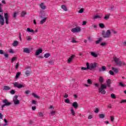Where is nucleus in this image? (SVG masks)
<instances>
[{"mask_svg": "<svg viewBox=\"0 0 126 126\" xmlns=\"http://www.w3.org/2000/svg\"><path fill=\"white\" fill-rule=\"evenodd\" d=\"M113 61L115 62V64L116 65H117V66H123L124 65H126V63L120 61V59L118 58V57H113Z\"/></svg>", "mask_w": 126, "mask_h": 126, "instance_id": "f257e3e1", "label": "nucleus"}, {"mask_svg": "<svg viewBox=\"0 0 126 126\" xmlns=\"http://www.w3.org/2000/svg\"><path fill=\"white\" fill-rule=\"evenodd\" d=\"M107 88V86L104 84H101L100 87L98 89V93H101V94H106V91L104 89Z\"/></svg>", "mask_w": 126, "mask_h": 126, "instance_id": "f03ea898", "label": "nucleus"}, {"mask_svg": "<svg viewBox=\"0 0 126 126\" xmlns=\"http://www.w3.org/2000/svg\"><path fill=\"white\" fill-rule=\"evenodd\" d=\"M102 35L103 38H110L111 35V30H108L106 32L105 31H102Z\"/></svg>", "mask_w": 126, "mask_h": 126, "instance_id": "7ed1b4c3", "label": "nucleus"}, {"mask_svg": "<svg viewBox=\"0 0 126 126\" xmlns=\"http://www.w3.org/2000/svg\"><path fill=\"white\" fill-rule=\"evenodd\" d=\"M13 84L14 85V87H16L17 88H18L19 89H20L21 88H24V87H25V86H24L21 84H19L16 82H15L14 83H13Z\"/></svg>", "mask_w": 126, "mask_h": 126, "instance_id": "20e7f679", "label": "nucleus"}, {"mask_svg": "<svg viewBox=\"0 0 126 126\" xmlns=\"http://www.w3.org/2000/svg\"><path fill=\"white\" fill-rule=\"evenodd\" d=\"M80 31H81V28L79 27H75V28H73L71 30V32L72 33H79Z\"/></svg>", "mask_w": 126, "mask_h": 126, "instance_id": "39448f33", "label": "nucleus"}, {"mask_svg": "<svg viewBox=\"0 0 126 126\" xmlns=\"http://www.w3.org/2000/svg\"><path fill=\"white\" fill-rule=\"evenodd\" d=\"M18 98V95H15L13 98V101L14 105H19L20 104V101L17 99Z\"/></svg>", "mask_w": 126, "mask_h": 126, "instance_id": "423d86ee", "label": "nucleus"}, {"mask_svg": "<svg viewBox=\"0 0 126 126\" xmlns=\"http://www.w3.org/2000/svg\"><path fill=\"white\" fill-rule=\"evenodd\" d=\"M96 67H97V63H91L90 65L89 64V69L92 70V69H94Z\"/></svg>", "mask_w": 126, "mask_h": 126, "instance_id": "0eeeda50", "label": "nucleus"}, {"mask_svg": "<svg viewBox=\"0 0 126 126\" xmlns=\"http://www.w3.org/2000/svg\"><path fill=\"white\" fill-rule=\"evenodd\" d=\"M3 13L0 14V24L3 26L4 25V18H3Z\"/></svg>", "mask_w": 126, "mask_h": 126, "instance_id": "6e6552de", "label": "nucleus"}, {"mask_svg": "<svg viewBox=\"0 0 126 126\" xmlns=\"http://www.w3.org/2000/svg\"><path fill=\"white\" fill-rule=\"evenodd\" d=\"M75 57V55L71 56L70 57H69V59H68L67 60L68 63H70L72 62V60H73V59H74Z\"/></svg>", "mask_w": 126, "mask_h": 126, "instance_id": "1a4fd4ad", "label": "nucleus"}, {"mask_svg": "<svg viewBox=\"0 0 126 126\" xmlns=\"http://www.w3.org/2000/svg\"><path fill=\"white\" fill-rule=\"evenodd\" d=\"M42 52H43V50L40 48L36 51L35 53V56H39V55H40V54H42Z\"/></svg>", "mask_w": 126, "mask_h": 126, "instance_id": "9d476101", "label": "nucleus"}, {"mask_svg": "<svg viewBox=\"0 0 126 126\" xmlns=\"http://www.w3.org/2000/svg\"><path fill=\"white\" fill-rule=\"evenodd\" d=\"M3 103H4V105H5L6 106H9L10 105H11V102H9L7 101V99H4L3 100Z\"/></svg>", "mask_w": 126, "mask_h": 126, "instance_id": "9b49d317", "label": "nucleus"}, {"mask_svg": "<svg viewBox=\"0 0 126 126\" xmlns=\"http://www.w3.org/2000/svg\"><path fill=\"white\" fill-rule=\"evenodd\" d=\"M4 15L5 19L6 20V23L7 24H8V14L6 13H4Z\"/></svg>", "mask_w": 126, "mask_h": 126, "instance_id": "f8f14e48", "label": "nucleus"}, {"mask_svg": "<svg viewBox=\"0 0 126 126\" xmlns=\"http://www.w3.org/2000/svg\"><path fill=\"white\" fill-rule=\"evenodd\" d=\"M47 19H48V17H45L42 19L40 22V24H41V25L44 24V23H45V22L47 21Z\"/></svg>", "mask_w": 126, "mask_h": 126, "instance_id": "ddd939ff", "label": "nucleus"}, {"mask_svg": "<svg viewBox=\"0 0 126 126\" xmlns=\"http://www.w3.org/2000/svg\"><path fill=\"white\" fill-rule=\"evenodd\" d=\"M72 106L75 108V109H77L78 108V103H77V102L75 101L74 102Z\"/></svg>", "mask_w": 126, "mask_h": 126, "instance_id": "4468645a", "label": "nucleus"}, {"mask_svg": "<svg viewBox=\"0 0 126 126\" xmlns=\"http://www.w3.org/2000/svg\"><path fill=\"white\" fill-rule=\"evenodd\" d=\"M86 66H87V67H82L81 68V69L82 70H86L87 69H89V63H86Z\"/></svg>", "mask_w": 126, "mask_h": 126, "instance_id": "2eb2a0df", "label": "nucleus"}, {"mask_svg": "<svg viewBox=\"0 0 126 126\" xmlns=\"http://www.w3.org/2000/svg\"><path fill=\"white\" fill-rule=\"evenodd\" d=\"M24 53H26L27 54H30V49L27 48H24Z\"/></svg>", "mask_w": 126, "mask_h": 126, "instance_id": "dca6fc26", "label": "nucleus"}, {"mask_svg": "<svg viewBox=\"0 0 126 126\" xmlns=\"http://www.w3.org/2000/svg\"><path fill=\"white\" fill-rule=\"evenodd\" d=\"M90 54L92 57H94V58H97L98 57V54L97 53H95L94 52H90Z\"/></svg>", "mask_w": 126, "mask_h": 126, "instance_id": "f3484780", "label": "nucleus"}, {"mask_svg": "<svg viewBox=\"0 0 126 126\" xmlns=\"http://www.w3.org/2000/svg\"><path fill=\"white\" fill-rule=\"evenodd\" d=\"M107 69V68L105 66H102L101 68L99 69V71H105Z\"/></svg>", "mask_w": 126, "mask_h": 126, "instance_id": "a211bd4d", "label": "nucleus"}, {"mask_svg": "<svg viewBox=\"0 0 126 126\" xmlns=\"http://www.w3.org/2000/svg\"><path fill=\"white\" fill-rule=\"evenodd\" d=\"M102 41H103V39L102 38V37H100L99 38H98V40L95 41V44H96V45H98V44H100V43H101Z\"/></svg>", "mask_w": 126, "mask_h": 126, "instance_id": "6ab92c4d", "label": "nucleus"}, {"mask_svg": "<svg viewBox=\"0 0 126 126\" xmlns=\"http://www.w3.org/2000/svg\"><path fill=\"white\" fill-rule=\"evenodd\" d=\"M70 112L72 116H73V117H75V111H74L73 108H71Z\"/></svg>", "mask_w": 126, "mask_h": 126, "instance_id": "aec40b11", "label": "nucleus"}, {"mask_svg": "<svg viewBox=\"0 0 126 126\" xmlns=\"http://www.w3.org/2000/svg\"><path fill=\"white\" fill-rule=\"evenodd\" d=\"M3 90H4L5 91L10 90V87L7 86H4Z\"/></svg>", "mask_w": 126, "mask_h": 126, "instance_id": "412c9836", "label": "nucleus"}, {"mask_svg": "<svg viewBox=\"0 0 126 126\" xmlns=\"http://www.w3.org/2000/svg\"><path fill=\"white\" fill-rule=\"evenodd\" d=\"M13 47H17L18 46V41L17 40H15L12 43Z\"/></svg>", "mask_w": 126, "mask_h": 126, "instance_id": "4be33fe9", "label": "nucleus"}, {"mask_svg": "<svg viewBox=\"0 0 126 126\" xmlns=\"http://www.w3.org/2000/svg\"><path fill=\"white\" fill-rule=\"evenodd\" d=\"M27 32H29V33H34V30L30 29V28H28L27 29Z\"/></svg>", "mask_w": 126, "mask_h": 126, "instance_id": "5701e85b", "label": "nucleus"}, {"mask_svg": "<svg viewBox=\"0 0 126 126\" xmlns=\"http://www.w3.org/2000/svg\"><path fill=\"white\" fill-rule=\"evenodd\" d=\"M20 75H21V72H18L16 75L15 79H18Z\"/></svg>", "mask_w": 126, "mask_h": 126, "instance_id": "b1692460", "label": "nucleus"}, {"mask_svg": "<svg viewBox=\"0 0 126 126\" xmlns=\"http://www.w3.org/2000/svg\"><path fill=\"white\" fill-rule=\"evenodd\" d=\"M112 70H113V71L115 73H118V72H119V69H118V68H116V67H113L112 68Z\"/></svg>", "mask_w": 126, "mask_h": 126, "instance_id": "393cba45", "label": "nucleus"}, {"mask_svg": "<svg viewBox=\"0 0 126 126\" xmlns=\"http://www.w3.org/2000/svg\"><path fill=\"white\" fill-rule=\"evenodd\" d=\"M61 8H62V9L64 10V11H67V8H66V6L65 5H62L61 6Z\"/></svg>", "mask_w": 126, "mask_h": 126, "instance_id": "a878e982", "label": "nucleus"}, {"mask_svg": "<svg viewBox=\"0 0 126 126\" xmlns=\"http://www.w3.org/2000/svg\"><path fill=\"white\" fill-rule=\"evenodd\" d=\"M106 117V114H100L99 115V117L100 119H104Z\"/></svg>", "mask_w": 126, "mask_h": 126, "instance_id": "bb28decb", "label": "nucleus"}, {"mask_svg": "<svg viewBox=\"0 0 126 126\" xmlns=\"http://www.w3.org/2000/svg\"><path fill=\"white\" fill-rule=\"evenodd\" d=\"M40 8L43 10L46 9V6L44 5V3H41L40 4Z\"/></svg>", "mask_w": 126, "mask_h": 126, "instance_id": "cd10ccee", "label": "nucleus"}, {"mask_svg": "<svg viewBox=\"0 0 126 126\" xmlns=\"http://www.w3.org/2000/svg\"><path fill=\"white\" fill-rule=\"evenodd\" d=\"M99 81L100 83H102L104 81V78L102 76H100L99 78Z\"/></svg>", "mask_w": 126, "mask_h": 126, "instance_id": "c85d7f7f", "label": "nucleus"}, {"mask_svg": "<svg viewBox=\"0 0 126 126\" xmlns=\"http://www.w3.org/2000/svg\"><path fill=\"white\" fill-rule=\"evenodd\" d=\"M17 60V57H13L11 60V63H13V62Z\"/></svg>", "mask_w": 126, "mask_h": 126, "instance_id": "c756f323", "label": "nucleus"}, {"mask_svg": "<svg viewBox=\"0 0 126 126\" xmlns=\"http://www.w3.org/2000/svg\"><path fill=\"white\" fill-rule=\"evenodd\" d=\"M26 14V12H25V11H23L21 14V16H22V17H24Z\"/></svg>", "mask_w": 126, "mask_h": 126, "instance_id": "7c9ffc66", "label": "nucleus"}, {"mask_svg": "<svg viewBox=\"0 0 126 126\" xmlns=\"http://www.w3.org/2000/svg\"><path fill=\"white\" fill-rule=\"evenodd\" d=\"M50 56H51L50 53H46L44 55V58H45L46 59H48V58H49Z\"/></svg>", "mask_w": 126, "mask_h": 126, "instance_id": "2f4dec72", "label": "nucleus"}, {"mask_svg": "<svg viewBox=\"0 0 126 126\" xmlns=\"http://www.w3.org/2000/svg\"><path fill=\"white\" fill-rule=\"evenodd\" d=\"M26 76H30V71L27 70L26 71Z\"/></svg>", "mask_w": 126, "mask_h": 126, "instance_id": "473e14b6", "label": "nucleus"}, {"mask_svg": "<svg viewBox=\"0 0 126 126\" xmlns=\"http://www.w3.org/2000/svg\"><path fill=\"white\" fill-rule=\"evenodd\" d=\"M56 113H57L56 111H52L50 112V115H51V116H55V115H56Z\"/></svg>", "mask_w": 126, "mask_h": 126, "instance_id": "72a5a7b5", "label": "nucleus"}, {"mask_svg": "<svg viewBox=\"0 0 126 126\" xmlns=\"http://www.w3.org/2000/svg\"><path fill=\"white\" fill-rule=\"evenodd\" d=\"M26 39L27 41H31V40H32V37H31L30 36H27L26 37Z\"/></svg>", "mask_w": 126, "mask_h": 126, "instance_id": "f704fd0d", "label": "nucleus"}, {"mask_svg": "<svg viewBox=\"0 0 126 126\" xmlns=\"http://www.w3.org/2000/svg\"><path fill=\"white\" fill-rule=\"evenodd\" d=\"M99 27H100V28H102V29L105 28V25H104L103 24H102V23H100V24H99Z\"/></svg>", "mask_w": 126, "mask_h": 126, "instance_id": "c9c22d12", "label": "nucleus"}, {"mask_svg": "<svg viewBox=\"0 0 126 126\" xmlns=\"http://www.w3.org/2000/svg\"><path fill=\"white\" fill-rule=\"evenodd\" d=\"M99 18H101V16L99 15H95L94 16V19H98Z\"/></svg>", "mask_w": 126, "mask_h": 126, "instance_id": "e433bc0d", "label": "nucleus"}, {"mask_svg": "<svg viewBox=\"0 0 126 126\" xmlns=\"http://www.w3.org/2000/svg\"><path fill=\"white\" fill-rule=\"evenodd\" d=\"M119 85H120V86H121V87H126V84H123L122 82L119 83Z\"/></svg>", "mask_w": 126, "mask_h": 126, "instance_id": "4c0bfd02", "label": "nucleus"}, {"mask_svg": "<svg viewBox=\"0 0 126 126\" xmlns=\"http://www.w3.org/2000/svg\"><path fill=\"white\" fill-rule=\"evenodd\" d=\"M48 63H49V64L53 65L55 63V62L53 60H51L48 62Z\"/></svg>", "mask_w": 126, "mask_h": 126, "instance_id": "58836bf2", "label": "nucleus"}, {"mask_svg": "<svg viewBox=\"0 0 126 126\" xmlns=\"http://www.w3.org/2000/svg\"><path fill=\"white\" fill-rule=\"evenodd\" d=\"M110 17V15H106L104 17V19H105V20H108V19H109Z\"/></svg>", "mask_w": 126, "mask_h": 126, "instance_id": "ea45409f", "label": "nucleus"}, {"mask_svg": "<svg viewBox=\"0 0 126 126\" xmlns=\"http://www.w3.org/2000/svg\"><path fill=\"white\" fill-rule=\"evenodd\" d=\"M64 102L65 103H67V104H69V103H70V100H69L68 98H67L66 99L64 100Z\"/></svg>", "mask_w": 126, "mask_h": 126, "instance_id": "a19ab883", "label": "nucleus"}, {"mask_svg": "<svg viewBox=\"0 0 126 126\" xmlns=\"http://www.w3.org/2000/svg\"><path fill=\"white\" fill-rule=\"evenodd\" d=\"M111 98H112V99H116V95L114 94H111Z\"/></svg>", "mask_w": 126, "mask_h": 126, "instance_id": "79ce46f5", "label": "nucleus"}, {"mask_svg": "<svg viewBox=\"0 0 126 126\" xmlns=\"http://www.w3.org/2000/svg\"><path fill=\"white\" fill-rule=\"evenodd\" d=\"M106 83L107 84H111L112 83L111 82V79H108V80H106Z\"/></svg>", "mask_w": 126, "mask_h": 126, "instance_id": "37998d69", "label": "nucleus"}, {"mask_svg": "<svg viewBox=\"0 0 126 126\" xmlns=\"http://www.w3.org/2000/svg\"><path fill=\"white\" fill-rule=\"evenodd\" d=\"M99 111H100V109L96 108L95 111H94V113H95V114H98V113H99Z\"/></svg>", "mask_w": 126, "mask_h": 126, "instance_id": "c03bdc74", "label": "nucleus"}, {"mask_svg": "<svg viewBox=\"0 0 126 126\" xmlns=\"http://www.w3.org/2000/svg\"><path fill=\"white\" fill-rule=\"evenodd\" d=\"M19 66V62H18V63H16V65H15V68H16V69H18Z\"/></svg>", "mask_w": 126, "mask_h": 126, "instance_id": "a18cd8bd", "label": "nucleus"}, {"mask_svg": "<svg viewBox=\"0 0 126 126\" xmlns=\"http://www.w3.org/2000/svg\"><path fill=\"white\" fill-rule=\"evenodd\" d=\"M38 115L39 117L41 118H43V117H44V115L43 114V113H42V112H38Z\"/></svg>", "mask_w": 126, "mask_h": 126, "instance_id": "49530a36", "label": "nucleus"}, {"mask_svg": "<svg viewBox=\"0 0 126 126\" xmlns=\"http://www.w3.org/2000/svg\"><path fill=\"white\" fill-rule=\"evenodd\" d=\"M106 45H107V42H103L100 44V46H102L103 47H104V46H106Z\"/></svg>", "mask_w": 126, "mask_h": 126, "instance_id": "de8ad7c7", "label": "nucleus"}, {"mask_svg": "<svg viewBox=\"0 0 126 126\" xmlns=\"http://www.w3.org/2000/svg\"><path fill=\"white\" fill-rule=\"evenodd\" d=\"M83 11H84V9L81 8L79 11V13H83Z\"/></svg>", "mask_w": 126, "mask_h": 126, "instance_id": "09e8293b", "label": "nucleus"}, {"mask_svg": "<svg viewBox=\"0 0 126 126\" xmlns=\"http://www.w3.org/2000/svg\"><path fill=\"white\" fill-rule=\"evenodd\" d=\"M32 104H33V105H36L37 104V101L35 100H33L32 101Z\"/></svg>", "mask_w": 126, "mask_h": 126, "instance_id": "8fccbe9b", "label": "nucleus"}, {"mask_svg": "<svg viewBox=\"0 0 126 126\" xmlns=\"http://www.w3.org/2000/svg\"><path fill=\"white\" fill-rule=\"evenodd\" d=\"M109 73L111 75H115V73H114L112 70L109 71Z\"/></svg>", "mask_w": 126, "mask_h": 126, "instance_id": "3c124183", "label": "nucleus"}, {"mask_svg": "<svg viewBox=\"0 0 126 126\" xmlns=\"http://www.w3.org/2000/svg\"><path fill=\"white\" fill-rule=\"evenodd\" d=\"M11 94H12V95L15 94V91H14V90H12L10 92Z\"/></svg>", "mask_w": 126, "mask_h": 126, "instance_id": "603ef678", "label": "nucleus"}, {"mask_svg": "<svg viewBox=\"0 0 126 126\" xmlns=\"http://www.w3.org/2000/svg\"><path fill=\"white\" fill-rule=\"evenodd\" d=\"M4 53H5L4 52V51H3L2 50H0V55H3L4 54Z\"/></svg>", "mask_w": 126, "mask_h": 126, "instance_id": "864d4df0", "label": "nucleus"}, {"mask_svg": "<svg viewBox=\"0 0 126 126\" xmlns=\"http://www.w3.org/2000/svg\"><path fill=\"white\" fill-rule=\"evenodd\" d=\"M93 27H94V28H96L97 26H96V25L95 24H93L91 27H90V28H92Z\"/></svg>", "mask_w": 126, "mask_h": 126, "instance_id": "5fc2aeb1", "label": "nucleus"}, {"mask_svg": "<svg viewBox=\"0 0 126 126\" xmlns=\"http://www.w3.org/2000/svg\"><path fill=\"white\" fill-rule=\"evenodd\" d=\"M88 84H92V81H91V79H88Z\"/></svg>", "mask_w": 126, "mask_h": 126, "instance_id": "6e6d98bb", "label": "nucleus"}, {"mask_svg": "<svg viewBox=\"0 0 126 126\" xmlns=\"http://www.w3.org/2000/svg\"><path fill=\"white\" fill-rule=\"evenodd\" d=\"M120 103H121V104H123L124 103H126V99L122 100Z\"/></svg>", "mask_w": 126, "mask_h": 126, "instance_id": "4d7b16f0", "label": "nucleus"}, {"mask_svg": "<svg viewBox=\"0 0 126 126\" xmlns=\"http://www.w3.org/2000/svg\"><path fill=\"white\" fill-rule=\"evenodd\" d=\"M110 120L111 122H114L115 120V118H114V116H110Z\"/></svg>", "mask_w": 126, "mask_h": 126, "instance_id": "13d9d810", "label": "nucleus"}, {"mask_svg": "<svg viewBox=\"0 0 126 126\" xmlns=\"http://www.w3.org/2000/svg\"><path fill=\"white\" fill-rule=\"evenodd\" d=\"M32 95L35 98H39V96L34 93L32 94Z\"/></svg>", "mask_w": 126, "mask_h": 126, "instance_id": "bf43d9fd", "label": "nucleus"}, {"mask_svg": "<svg viewBox=\"0 0 126 126\" xmlns=\"http://www.w3.org/2000/svg\"><path fill=\"white\" fill-rule=\"evenodd\" d=\"M112 33H113V34H117L118 32L114 30H112Z\"/></svg>", "mask_w": 126, "mask_h": 126, "instance_id": "052dcab7", "label": "nucleus"}, {"mask_svg": "<svg viewBox=\"0 0 126 126\" xmlns=\"http://www.w3.org/2000/svg\"><path fill=\"white\" fill-rule=\"evenodd\" d=\"M19 38H20V40L21 41H22V39L21 38V33H20V32L19 33Z\"/></svg>", "mask_w": 126, "mask_h": 126, "instance_id": "680f3d73", "label": "nucleus"}, {"mask_svg": "<svg viewBox=\"0 0 126 126\" xmlns=\"http://www.w3.org/2000/svg\"><path fill=\"white\" fill-rule=\"evenodd\" d=\"M32 111H35V110H36V106H32Z\"/></svg>", "mask_w": 126, "mask_h": 126, "instance_id": "e2e57ef3", "label": "nucleus"}, {"mask_svg": "<svg viewBox=\"0 0 126 126\" xmlns=\"http://www.w3.org/2000/svg\"><path fill=\"white\" fill-rule=\"evenodd\" d=\"M25 94H29V93H30V91L27 90V91H25Z\"/></svg>", "mask_w": 126, "mask_h": 126, "instance_id": "0e129e2a", "label": "nucleus"}, {"mask_svg": "<svg viewBox=\"0 0 126 126\" xmlns=\"http://www.w3.org/2000/svg\"><path fill=\"white\" fill-rule=\"evenodd\" d=\"M4 56L5 58H6V59H7V58H8V54H4Z\"/></svg>", "mask_w": 126, "mask_h": 126, "instance_id": "69168bd1", "label": "nucleus"}, {"mask_svg": "<svg viewBox=\"0 0 126 126\" xmlns=\"http://www.w3.org/2000/svg\"><path fill=\"white\" fill-rule=\"evenodd\" d=\"M86 23H87V22H86V21H84L83 22L82 25H86Z\"/></svg>", "mask_w": 126, "mask_h": 126, "instance_id": "338daca9", "label": "nucleus"}, {"mask_svg": "<svg viewBox=\"0 0 126 126\" xmlns=\"http://www.w3.org/2000/svg\"><path fill=\"white\" fill-rule=\"evenodd\" d=\"M16 15H17L16 12H14L13 14L14 18H15L16 17Z\"/></svg>", "mask_w": 126, "mask_h": 126, "instance_id": "774afa93", "label": "nucleus"}]
</instances>
